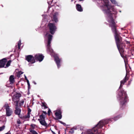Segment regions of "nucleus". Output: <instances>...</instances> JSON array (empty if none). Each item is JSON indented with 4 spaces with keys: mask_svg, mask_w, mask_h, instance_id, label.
<instances>
[{
    "mask_svg": "<svg viewBox=\"0 0 134 134\" xmlns=\"http://www.w3.org/2000/svg\"><path fill=\"white\" fill-rule=\"evenodd\" d=\"M129 79V77L126 75L124 79L120 81V83L121 84L124 85V83L126 82L127 80Z\"/></svg>",
    "mask_w": 134,
    "mask_h": 134,
    "instance_id": "19",
    "label": "nucleus"
},
{
    "mask_svg": "<svg viewBox=\"0 0 134 134\" xmlns=\"http://www.w3.org/2000/svg\"><path fill=\"white\" fill-rule=\"evenodd\" d=\"M45 119H38V120L40 122V123L41 124V125L43 126H47V124L46 122V121L45 120Z\"/></svg>",
    "mask_w": 134,
    "mask_h": 134,
    "instance_id": "15",
    "label": "nucleus"
},
{
    "mask_svg": "<svg viewBox=\"0 0 134 134\" xmlns=\"http://www.w3.org/2000/svg\"><path fill=\"white\" fill-rule=\"evenodd\" d=\"M23 72H22L21 71H19L17 73L16 77H19L20 75L23 73Z\"/></svg>",
    "mask_w": 134,
    "mask_h": 134,
    "instance_id": "23",
    "label": "nucleus"
},
{
    "mask_svg": "<svg viewBox=\"0 0 134 134\" xmlns=\"http://www.w3.org/2000/svg\"><path fill=\"white\" fill-rule=\"evenodd\" d=\"M26 81L27 82V83H29V80L27 79H26Z\"/></svg>",
    "mask_w": 134,
    "mask_h": 134,
    "instance_id": "40",
    "label": "nucleus"
},
{
    "mask_svg": "<svg viewBox=\"0 0 134 134\" xmlns=\"http://www.w3.org/2000/svg\"><path fill=\"white\" fill-rule=\"evenodd\" d=\"M46 105L47 104L45 102H42L41 106L42 107H44V109H45L48 108V107L46 106Z\"/></svg>",
    "mask_w": 134,
    "mask_h": 134,
    "instance_id": "21",
    "label": "nucleus"
},
{
    "mask_svg": "<svg viewBox=\"0 0 134 134\" xmlns=\"http://www.w3.org/2000/svg\"><path fill=\"white\" fill-rule=\"evenodd\" d=\"M120 102V108L123 109L125 106L126 103L129 101L128 97L126 92L123 90H120L119 93L118 94Z\"/></svg>",
    "mask_w": 134,
    "mask_h": 134,
    "instance_id": "3",
    "label": "nucleus"
},
{
    "mask_svg": "<svg viewBox=\"0 0 134 134\" xmlns=\"http://www.w3.org/2000/svg\"><path fill=\"white\" fill-rule=\"evenodd\" d=\"M105 6L107 9H105L103 10L105 14L108 16L109 19L108 21L109 23V26L111 27V31L114 34L115 41L117 48L121 57L123 58H124L126 55L125 54V50L126 44L123 42L122 38L119 35V32L117 30V25L113 17V14L114 13L111 12H115V10L113 7L109 4L107 1L105 2Z\"/></svg>",
    "mask_w": 134,
    "mask_h": 134,
    "instance_id": "1",
    "label": "nucleus"
},
{
    "mask_svg": "<svg viewBox=\"0 0 134 134\" xmlns=\"http://www.w3.org/2000/svg\"><path fill=\"white\" fill-rule=\"evenodd\" d=\"M74 128L71 129L70 130V131H69V133L71 134H72L74 132Z\"/></svg>",
    "mask_w": 134,
    "mask_h": 134,
    "instance_id": "27",
    "label": "nucleus"
},
{
    "mask_svg": "<svg viewBox=\"0 0 134 134\" xmlns=\"http://www.w3.org/2000/svg\"><path fill=\"white\" fill-rule=\"evenodd\" d=\"M5 134H11L10 133H9V132H8Z\"/></svg>",
    "mask_w": 134,
    "mask_h": 134,
    "instance_id": "43",
    "label": "nucleus"
},
{
    "mask_svg": "<svg viewBox=\"0 0 134 134\" xmlns=\"http://www.w3.org/2000/svg\"><path fill=\"white\" fill-rule=\"evenodd\" d=\"M27 83L28 85V89L29 90L30 88V85L29 82Z\"/></svg>",
    "mask_w": 134,
    "mask_h": 134,
    "instance_id": "34",
    "label": "nucleus"
},
{
    "mask_svg": "<svg viewBox=\"0 0 134 134\" xmlns=\"http://www.w3.org/2000/svg\"><path fill=\"white\" fill-rule=\"evenodd\" d=\"M5 126L4 125H3L2 126L0 127V131H2L5 128Z\"/></svg>",
    "mask_w": 134,
    "mask_h": 134,
    "instance_id": "29",
    "label": "nucleus"
},
{
    "mask_svg": "<svg viewBox=\"0 0 134 134\" xmlns=\"http://www.w3.org/2000/svg\"><path fill=\"white\" fill-rule=\"evenodd\" d=\"M48 27L49 29V32L52 34L53 35L56 31L57 27L55 24L53 23H49Z\"/></svg>",
    "mask_w": 134,
    "mask_h": 134,
    "instance_id": "5",
    "label": "nucleus"
},
{
    "mask_svg": "<svg viewBox=\"0 0 134 134\" xmlns=\"http://www.w3.org/2000/svg\"><path fill=\"white\" fill-rule=\"evenodd\" d=\"M24 102V100H22L19 103V105L20 106L23 105Z\"/></svg>",
    "mask_w": 134,
    "mask_h": 134,
    "instance_id": "26",
    "label": "nucleus"
},
{
    "mask_svg": "<svg viewBox=\"0 0 134 134\" xmlns=\"http://www.w3.org/2000/svg\"><path fill=\"white\" fill-rule=\"evenodd\" d=\"M121 117V115H117L116 116L113 118H112V119L114 121H116L118 120L119 118Z\"/></svg>",
    "mask_w": 134,
    "mask_h": 134,
    "instance_id": "20",
    "label": "nucleus"
},
{
    "mask_svg": "<svg viewBox=\"0 0 134 134\" xmlns=\"http://www.w3.org/2000/svg\"><path fill=\"white\" fill-rule=\"evenodd\" d=\"M5 134H11L10 133H9V132H8Z\"/></svg>",
    "mask_w": 134,
    "mask_h": 134,
    "instance_id": "44",
    "label": "nucleus"
},
{
    "mask_svg": "<svg viewBox=\"0 0 134 134\" xmlns=\"http://www.w3.org/2000/svg\"><path fill=\"white\" fill-rule=\"evenodd\" d=\"M51 112V111L50 109L48 108V112L47 114L48 116H50V113Z\"/></svg>",
    "mask_w": 134,
    "mask_h": 134,
    "instance_id": "32",
    "label": "nucleus"
},
{
    "mask_svg": "<svg viewBox=\"0 0 134 134\" xmlns=\"http://www.w3.org/2000/svg\"><path fill=\"white\" fill-rule=\"evenodd\" d=\"M130 43V41H126V43L127 44H129Z\"/></svg>",
    "mask_w": 134,
    "mask_h": 134,
    "instance_id": "38",
    "label": "nucleus"
},
{
    "mask_svg": "<svg viewBox=\"0 0 134 134\" xmlns=\"http://www.w3.org/2000/svg\"><path fill=\"white\" fill-rule=\"evenodd\" d=\"M21 96V95L20 93H16L12 97V101L17 106H18V103L19 101V98Z\"/></svg>",
    "mask_w": 134,
    "mask_h": 134,
    "instance_id": "6",
    "label": "nucleus"
},
{
    "mask_svg": "<svg viewBox=\"0 0 134 134\" xmlns=\"http://www.w3.org/2000/svg\"><path fill=\"white\" fill-rule=\"evenodd\" d=\"M25 60L31 64H33L36 62L35 56L34 57L32 55H28L26 56Z\"/></svg>",
    "mask_w": 134,
    "mask_h": 134,
    "instance_id": "8",
    "label": "nucleus"
},
{
    "mask_svg": "<svg viewBox=\"0 0 134 134\" xmlns=\"http://www.w3.org/2000/svg\"><path fill=\"white\" fill-rule=\"evenodd\" d=\"M19 117L22 119H26L29 118L30 117V115L29 114H27V115H25V116L23 117H20V116H19Z\"/></svg>",
    "mask_w": 134,
    "mask_h": 134,
    "instance_id": "22",
    "label": "nucleus"
},
{
    "mask_svg": "<svg viewBox=\"0 0 134 134\" xmlns=\"http://www.w3.org/2000/svg\"><path fill=\"white\" fill-rule=\"evenodd\" d=\"M58 13L57 12H55L53 14V16L52 17V20L54 21L55 23H57L58 21Z\"/></svg>",
    "mask_w": 134,
    "mask_h": 134,
    "instance_id": "10",
    "label": "nucleus"
},
{
    "mask_svg": "<svg viewBox=\"0 0 134 134\" xmlns=\"http://www.w3.org/2000/svg\"><path fill=\"white\" fill-rule=\"evenodd\" d=\"M7 60L6 58H4L0 60V68L4 67V66Z\"/></svg>",
    "mask_w": 134,
    "mask_h": 134,
    "instance_id": "11",
    "label": "nucleus"
},
{
    "mask_svg": "<svg viewBox=\"0 0 134 134\" xmlns=\"http://www.w3.org/2000/svg\"><path fill=\"white\" fill-rule=\"evenodd\" d=\"M53 0H52V1H51V3H52Z\"/></svg>",
    "mask_w": 134,
    "mask_h": 134,
    "instance_id": "48",
    "label": "nucleus"
},
{
    "mask_svg": "<svg viewBox=\"0 0 134 134\" xmlns=\"http://www.w3.org/2000/svg\"><path fill=\"white\" fill-rule=\"evenodd\" d=\"M76 8L77 10L79 12H81L83 11L81 5L79 4H77L76 5Z\"/></svg>",
    "mask_w": 134,
    "mask_h": 134,
    "instance_id": "18",
    "label": "nucleus"
},
{
    "mask_svg": "<svg viewBox=\"0 0 134 134\" xmlns=\"http://www.w3.org/2000/svg\"><path fill=\"white\" fill-rule=\"evenodd\" d=\"M36 126V125L35 124H31L30 125L31 128H31L32 130L34 129L35 128V127Z\"/></svg>",
    "mask_w": 134,
    "mask_h": 134,
    "instance_id": "28",
    "label": "nucleus"
},
{
    "mask_svg": "<svg viewBox=\"0 0 134 134\" xmlns=\"http://www.w3.org/2000/svg\"><path fill=\"white\" fill-rule=\"evenodd\" d=\"M59 121L62 124H63V123L62 122V121Z\"/></svg>",
    "mask_w": 134,
    "mask_h": 134,
    "instance_id": "42",
    "label": "nucleus"
},
{
    "mask_svg": "<svg viewBox=\"0 0 134 134\" xmlns=\"http://www.w3.org/2000/svg\"><path fill=\"white\" fill-rule=\"evenodd\" d=\"M112 119H113L112 118L100 121L95 126L87 131V134H100L101 131L98 129H100L105 124H107L109 122L111 121Z\"/></svg>",
    "mask_w": 134,
    "mask_h": 134,
    "instance_id": "2",
    "label": "nucleus"
},
{
    "mask_svg": "<svg viewBox=\"0 0 134 134\" xmlns=\"http://www.w3.org/2000/svg\"><path fill=\"white\" fill-rule=\"evenodd\" d=\"M62 112L60 110L57 111L55 113V115L56 119H60L62 118Z\"/></svg>",
    "mask_w": 134,
    "mask_h": 134,
    "instance_id": "12",
    "label": "nucleus"
},
{
    "mask_svg": "<svg viewBox=\"0 0 134 134\" xmlns=\"http://www.w3.org/2000/svg\"><path fill=\"white\" fill-rule=\"evenodd\" d=\"M35 60L38 61L40 62H41L43 59L44 56L42 54H38L35 55Z\"/></svg>",
    "mask_w": 134,
    "mask_h": 134,
    "instance_id": "9",
    "label": "nucleus"
},
{
    "mask_svg": "<svg viewBox=\"0 0 134 134\" xmlns=\"http://www.w3.org/2000/svg\"><path fill=\"white\" fill-rule=\"evenodd\" d=\"M31 111V110L30 108H29L28 109L27 114H29L30 115Z\"/></svg>",
    "mask_w": 134,
    "mask_h": 134,
    "instance_id": "30",
    "label": "nucleus"
},
{
    "mask_svg": "<svg viewBox=\"0 0 134 134\" xmlns=\"http://www.w3.org/2000/svg\"><path fill=\"white\" fill-rule=\"evenodd\" d=\"M17 123L19 124H21L20 121L19 120H18L17 121Z\"/></svg>",
    "mask_w": 134,
    "mask_h": 134,
    "instance_id": "35",
    "label": "nucleus"
},
{
    "mask_svg": "<svg viewBox=\"0 0 134 134\" xmlns=\"http://www.w3.org/2000/svg\"><path fill=\"white\" fill-rule=\"evenodd\" d=\"M34 83L35 85L36 84V83L35 82H34Z\"/></svg>",
    "mask_w": 134,
    "mask_h": 134,
    "instance_id": "46",
    "label": "nucleus"
},
{
    "mask_svg": "<svg viewBox=\"0 0 134 134\" xmlns=\"http://www.w3.org/2000/svg\"><path fill=\"white\" fill-rule=\"evenodd\" d=\"M55 61L57 64L58 68L60 66V62H61V59H59L58 56H56L54 57Z\"/></svg>",
    "mask_w": 134,
    "mask_h": 134,
    "instance_id": "13",
    "label": "nucleus"
},
{
    "mask_svg": "<svg viewBox=\"0 0 134 134\" xmlns=\"http://www.w3.org/2000/svg\"><path fill=\"white\" fill-rule=\"evenodd\" d=\"M123 84H121V83H120V86L119 87V90H120V89H121L122 88V87L123 86Z\"/></svg>",
    "mask_w": 134,
    "mask_h": 134,
    "instance_id": "33",
    "label": "nucleus"
},
{
    "mask_svg": "<svg viewBox=\"0 0 134 134\" xmlns=\"http://www.w3.org/2000/svg\"><path fill=\"white\" fill-rule=\"evenodd\" d=\"M4 107L5 109L6 115L7 116H10L13 114L12 110L10 108L8 104H5L4 105Z\"/></svg>",
    "mask_w": 134,
    "mask_h": 134,
    "instance_id": "7",
    "label": "nucleus"
},
{
    "mask_svg": "<svg viewBox=\"0 0 134 134\" xmlns=\"http://www.w3.org/2000/svg\"><path fill=\"white\" fill-rule=\"evenodd\" d=\"M25 79L26 80V79H27V78L25 76Z\"/></svg>",
    "mask_w": 134,
    "mask_h": 134,
    "instance_id": "41",
    "label": "nucleus"
},
{
    "mask_svg": "<svg viewBox=\"0 0 134 134\" xmlns=\"http://www.w3.org/2000/svg\"><path fill=\"white\" fill-rule=\"evenodd\" d=\"M26 81L27 82V83H29V80L27 79H26Z\"/></svg>",
    "mask_w": 134,
    "mask_h": 134,
    "instance_id": "39",
    "label": "nucleus"
},
{
    "mask_svg": "<svg viewBox=\"0 0 134 134\" xmlns=\"http://www.w3.org/2000/svg\"><path fill=\"white\" fill-rule=\"evenodd\" d=\"M42 113L40 116V119H45V116L47 114V113L45 111H42Z\"/></svg>",
    "mask_w": 134,
    "mask_h": 134,
    "instance_id": "16",
    "label": "nucleus"
},
{
    "mask_svg": "<svg viewBox=\"0 0 134 134\" xmlns=\"http://www.w3.org/2000/svg\"><path fill=\"white\" fill-rule=\"evenodd\" d=\"M14 76L11 75L10 76L9 78V81L10 82V84L11 85H13L15 82L14 78Z\"/></svg>",
    "mask_w": 134,
    "mask_h": 134,
    "instance_id": "17",
    "label": "nucleus"
},
{
    "mask_svg": "<svg viewBox=\"0 0 134 134\" xmlns=\"http://www.w3.org/2000/svg\"><path fill=\"white\" fill-rule=\"evenodd\" d=\"M111 2L113 4H116L117 3L115 0H110Z\"/></svg>",
    "mask_w": 134,
    "mask_h": 134,
    "instance_id": "31",
    "label": "nucleus"
},
{
    "mask_svg": "<svg viewBox=\"0 0 134 134\" xmlns=\"http://www.w3.org/2000/svg\"><path fill=\"white\" fill-rule=\"evenodd\" d=\"M46 36H47L48 39L47 43V51L51 53H53V51L52 49L51 48V43L52 40L53 36L51 35L48 34V33H46Z\"/></svg>",
    "mask_w": 134,
    "mask_h": 134,
    "instance_id": "4",
    "label": "nucleus"
},
{
    "mask_svg": "<svg viewBox=\"0 0 134 134\" xmlns=\"http://www.w3.org/2000/svg\"><path fill=\"white\" fill-rule=\"evenodd\" d=\"M30 132L32 133V134H36L37 132L35 131L32 130L31 128L29 129Z\"/></svg>",
    "mask_w": 134,
    "mask_h": 134,
    "instance_id": "25",
    "label": "nucleus"
},
{
    "mask_svg": "<svg viewBox=\"0 0 134 134\" xmlns=\"http://www.w3.org/2000/svg\"><path fill=\"white\" fill-rule=\"evenodd\" d=\"M20 48V46L18 47V48L19 49Z\"/></svg>",
    "mask_w": 134,
    "mask_h": 134,
    "instance_id": "47",
    "label": "nucleus"
},
{
    "mask_svg": "<svg viewBox=\"0 0 134 134\" xmlns=\"http://www.w3.org/2000/svg\"><path fill=\"white\" fill-rule=\"evenodd\" d=\"M131 81H128V85H130V84Z\"/></svg>",
    "mask_w": 134,
    "mask_h": 134,
    "instance_id": "37",
    "label": "nucleus"
},
{
    "mask_svg": "<svg viewBox=\"0 0 134 134\" xmlns=\"http://www.w3.org/2000/svg\"><path fill=\"white\" fill-rule=\"evenodd\" d=\"M52 133H53V134H54L55 133L54 132H53V131H52Z\"/></svg>",
    "mask_w": 134,
    "mask_h": 134,
    "instance_id": "45",
    "label": "nucleus"
},
{
    "mask_svg": "<svg viewBox=\"0 0 134 134\" xmlns=\"http://www.w3.org/2000/svg\"><path fill=\"white\" fill-rule=\"evenodd\" d=\"M11 62L12 61L11 60L8 61L6 64V66L4 67V68H6L9 66L10 65V64Z\"/></svg>",
    "mask_w": 134,
    "mask_h": 134,
    "instance_id": "24",
    "label": "nucleus"
},
{
    "mask_svg": "<svg viewBox=\"0 0 134 134\" xmlns=\"http://www.w3.org/2000/svg\"><path fill=\"white\" fill-rule=\"evenodd\" d=\"M20 45H21V43H20H20L18 42V47L20 46Z\"/></svg>",
    "mask_w": 134,
    "mask_h": 134,
    "instance_id": "36",
    "label": "nucleus"
},
{
    "mask_svg": "<svg viewBox=\"0 0 134 134\" xmlns=\"http://www.w3.org/2000/svg\"><path fill=\"white\" fill-rule=\"evenodd\" d=\"M15 106H16V107L15 110V114L19 115L20 114L21 110L19 108L18 104V106H17L16 105H15Z\"/></svg>",
    "mask_w": 134,
    "mask_h": 134,
    "instance_id": "14",
    "label": "nucleus"
}]
</instances>
